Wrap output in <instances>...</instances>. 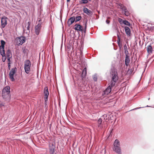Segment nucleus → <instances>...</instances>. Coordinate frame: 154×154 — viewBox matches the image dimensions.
Masks as SVG:
<instances>
[{
  "instance_id": "37",
  "label": "nucleus",
  "mask_w": 154,
  "mask_h": 154,
  "mask_svg": "<svg viewBox=\"0 0 154 154\" xmlns=\"http://www.w3.org/2000/svg\"><path fill=\"white\" fill-rule=\"evenodd\" d=\"M106 95V92L104 91L102 93V96H103V97H105L106 96V95Z\"/></svg>"
},
{
  "instance_id": "34",
  "label": "nucleus",
  "mask_w": 154,
  "mask_h": 154,
  "mask_svg": "<svg viewBox=\"0 0 154 154\" xmlns=\"http://www.w3.org/2000/svg\"><path fill=\"white\" fill-rule=\"evenodd\" d=\"M125 15L127 16H128L130 14L129 12L128 11V10H127L126 11L124 12Z\"/></svg>"
},
{
  "instance_id": "50",
  "label": "nucleus",
  "mask_w": 154,
  "mask_h": 154,
  "mask_svg": "<svg viewBox=\"0 0 154 154\" xmlns=\"http://www.w3.org/2000/svg\"><path fill=\"white\" fill-rule=\"evenodd\" d=\"M130 71H131V72H133V70H132V69H130Z\"/></svg>"
},
{
  "instance_id": "24",
  "label": "nucleus",
  "mask_w": 154,
  "mask_h": 154,
  "mask_svg": "<svg viewBox=\"0 0 154 154\" xmlns=\"http://www.w3.org/2000/svg\"><path fill=\"white\" fill-rule=\"evenodd\" d=\"M87 73V71H86V68H85L84 70L82 71V77H84L86 75Z\"/></svg>"
},
{
  "instance_id": "28",
  "label": "nucleus",
  "mask_w": 154,
  "mask_h": 154,
  "mask_svg": "<svg viewBox=\"0 0 154 154\" xmlns=\"http://www.w3.org/2000/svg\"><path fill=\"white\" fill-rule=\"evenodd\" d=\"M88 3V0H81L80 3L81 4H86Z\"/></svg>"
},
{
  "instance_id": "55",
  "label": "nucleus",
  "mask_w": 154,
  "mask_h": 154,
  "mask_svg": "<svg viewBox=\"0 0 154 154\" xmlns=\"http://www.w3.org/2000/svg\"><path fill=\"white\" fill-rule=\"evenodd\" d=\"M149 99H150V98H148V100H149Z\"/></svg>"
},
{
  "instance_id": "49",
  "label": "nucleus",
  "mask_w": 154,
  "mask_h": 154,
  "mask_svg": "<svg viewBox=\"0 0 154 154\" xmlns=\"http://www.w3.org/2000/svg\"><path fill=\"white\" fill-rule=\"evenodd\" d=\"M60 18H61V21H62L61 18H62V15H60Z\"/></svg>"
},
{
  "instance_id": "40",
  "label": "nucleus",
  "mask_w": 154,
  "mask_h": 154,
  "mask_svg": "<svg viewBox=\"0 0 154 154\" xmlns=\"http://www.w3.org/2000/svg\"><path fill=\"white\" fill-rule=\"evenodd\" d=\"M144 107H137V108H134V109H133L132 110H131L130 111H131V110H136V109H140L141 108H143Z\"/></svg>"
},
{
  "instance_id": "48",
  "label": "nucleus",
  "mask_w": 154,
  "mask_h": 154,
  "mask_svg": "<svg viewBox=\"0 0 154 154\" xmlns=\"http://www.w3.org/2000/svg\"><path fill=\"white\" fill-rule=\"evenodd\" d=\"M70 0H66L67 3L69 2Z\"/></svg>"
},
{
  "instance_id": "33",
  "label": "nucleus",
  "mask_w": 154,
  "mask_h": 154,
  "mask_svg": "<svg viewBox=\"0 0 154 154\" xmlns=\"http://www.w3.org/2000/svg\"><path fill=\"white\" fill-rule=\"evenodd\" d=\"M31 24V22L30 21L28 22V25L27 27V29L28 31H29L30 26Z\"/></svg>"
},
{
  "instance_id": "10",
  "label": "nucleus",
  "mask_w": 154,
  "mask_h": 154,
  "mask_svg": "<svg viewBox=\"0 0 154 154\" xmlns=\"http://www.w3.org/2000/svg\"><path fill=\"white\" fill-rule=\"evenodd\" d=\"M44 94L45 96V100H48V97L49 95L48 88L47 87H45L44 89Z\"/></svg>"
},
{
  "instance_id": "15",
  "label": "nucleus",
  "mask_w": 154,
  "mask_h": 154,
  "mask_svg": "<svg viewBox=\"0 0 154 154\" xmlns=\"http://www.w3.org/2000/svg\"><path fill=\"white\" fill-rule=\"evenodd\" d=\"M130 62V56L129 55L125 56V64L126 66H128Z\"/></svg>"
},
{
  "instance_id": "27",
  "label": "nucleus",
  "mask_w": 154,
  "mask_h": 154,
  "mask_svg": "<svg viewBox=\"0 0 154 154\" xmlns=\"http://www.w3.org/2000/svg\"><path fill=\"white\" fill-rule=\"evenodd\" d=\"M55 143H52L51 144H50L49 146V149H52V147L53 148L54 147L55 149Z\"/></svg>"
},
{
  "instance_id": "38",
  "label": "nucleus",
  "mask_w": 154,
  "mask_h": 154,
  "mask_svg": "<svg viewBox=\"0 0 154 154\" xmlns=\"http://www.w3.org/2000/svg\"><path fill=\"white\" fill-rule=\"evenodd\" d=\"M125 56L128 55V54H129V52L128 50H125Z\"/></svg>"
},
{
  "instance_id": "23",
  "label": "nucleus",
  "mask_w": 154,
  "mask_h": 154,
  "mask_svg": "<svg viewBox=\"0 0 154 154\" xmlns=\"http://www.w3.org/2000/svg\"><path fill=\"white\" fill-rule=\"evenodd\" d=\"M82 19V17L81 16H76L75 17V22H77L81 20Z\"/></svg>"
},
{
  "instance_id": "8",
  "label": "nucleus",
  "mask_w": 154,
  "mask_h": 154,
  "mask_svg": "<svg viewBox=\"0 0 154 154\" xmlns=\"http://www.w3.org/2000/svg\"><path fill=\"white\" fill-rule=\"evenodd\" d=\"M16 40L20 42L18 43V45H22L25 42L26 40V38L24 36H21L16 38Z\"/></svg>"
},
{
  "instance_id": "1",
  "label": "nucleus",
  "mask_w": 154,
  "mask_h": 154,
  "mask_svg": "<svg viewBox=\"0 0 154 154\" xmlns=\"http://www.w3.org/2000/svg\"><path fill=\"white\" fill-rule=\"evenodd\" d=\"M10 88L9 86H5L3 89L2 92V96L5 100H9L11 98L10 91Z\"/></svg>"
},
{
  "instance_id": "51",
  "label": "nucleus",
  "mask_w": 154,
  "mask_h": 154,
  "mask_svg": "<svg viewBox=\"0 0 154 154\" xmlns=\"http://www.w3.org/2000/svg\"><path fill=\"white\" fill-rule=\"evenodd\" d=\"M150 107V106H149L148 105H147L145 106V107Z\"/></svg>"
},
{
  "instance_id": "30",
  "label": "nucleus",
  "mask_w": 154,
  "mask_h": 154,
  "mask_svg": "<svg viewBox=\"0 0 154 154\" xmlns=\"http://www.w3.org/2000/svg\"><path fill=\"white\" fill-rule=\"evenodd\" d=\"M118 21L121 24H123V22H124V20H123L122 19L120 18H118Z\"/></svg>"
},
{
  "instance_id": "31",
  "label": "nucleus",
  "mask_w": 154,
  "mask_h": 154,
  "mask_svg": "<svg viewBox=\"0 0 154 154\" xmlns=\"http://www.w3.org/2000/svg\"><path fill=\"white\" fill-rule=\"evenodd\" d=\"M12 56H11L10 57H7V61L8 62V63L11 64V58H12Z\"/></svg>"
},
{
  "instance_id": "43",
  "label": "nucleus",
  "mask_w": 154,
  "mask_h": 154,
  "mask_svg": "<svg viewBox=\"0 0 154 154\" xmlns=\"http://www.w3.org/2000/svg\"><path fill=\"white\" fill-rule=\"evenodd\" d=\"M47 101L48 100H45V107H46L47 106Z\"/></svg>"
},
{
  "instance_id": "18",
  "label": "nucleus",
  "mask_w": 154,
  "mask_h": 154,
  "mask_svg": "<svg viewBox=\"0 0 154 154\" xmlns=\"http://www.w3.org/2000/svg\"><path fill=\"white\" fill-rule=\"evenodd\" d=\"M97 126L99 128L101 129L103 128V126L102 125V119L101 118H100L98 120Z\"/></svg>"
},
{
  "instance_id": "20",
  "label": "nucleus",
  "mask_w": 154,
  "mask_h": 154,
  "mask_svg": "<svg viewBox=\"0 0 154 154\" xmlns=\"http://www.w3.org/2000/svg\"><path fill=\"white\" fill-rule=\"evenodd\" d=\"M6 56L7 57H10L11 56L12 57V54L11 51L10 49H8L6 51Z\"/></svg>"
},
{
  "instance_id": "32",
  "label": "nucleus",
  "mask_w": 154,
  "mask_h": 154,
  "mask_svg": "<svg viewBox=\"0 0 154 154\" xmlns=\"http://www.w3.org/2000/svg\"><path fill=\"white\" fill-rule=\"evenodd\" d=\"M97 74H95L94 75V76L93 77V80L95 82H96L97 81Z\"/></svg>"
},
{
  "instance_id": "21",
  "label": "nucleus",
  "mask_w": 154,
  "mask_h": 154,
  "mask_svg": "<svg viewBox=\"0 0 154 154\" xmlns=\"http://www.w3.org/2000/svg\"><path fill=\"white\" fill-rule=\"evenodd\" d=\"M120 38L118 36V39L117 41V43L118 44L120 50L121 49L122 47V44L121 43V42H120Z\"/></svg>"
},
{
  "instance_id": "3",
  "label": "nucleus",
  "mask_w": 154,
  "mask_h": 154,
  "mask_svg": "<svg viewBox=\"0 0 154 154\" xmlns=\"http://www.w3.org/2000/svg\"><path fill=\"white\" fill-rule=\"evenodd\" d=\"M113 150L117 154H122L120 141L117 139L114 141L113 143Z\"/></svg>"
},
{
  "instance_id": "12",
  "label": "nucleus",
  "mask_w": 154,
  "mask_h": 154,
  "mask_svg": "<svg viewBox=\"0 0 154 154\" xmlns=\"http://www.w3.org/2000/svg\"><path fill=\"white\" fill-rule=\"evenodd\" d=\"M83 11L84 13L88 15L91 16L93 14V12L86 7L84 8Z\"/></svg>"
},
{
  "instance_id": "29",
  "label": "nucleus",
  "mask_w": 154,
  "mask_h": 154,
  "mask_svg": "<svg viewBox=\"0 0 154 154\" xmlns=\"http://www.w3.org/2000/svg\"><path fill=\"white\" fill-rule=\"evenodd\" d=\"M49 150L50 154H54L55 150L54 147L53 148L52 147V149H50Z\"/></svg>"
},
{
  "instance_id": "11",
  "label": "nucleus",
  "mask_w": 154,
  "mask_h": 154,
  "mask_svg": "<svg viewBox=\"0 0 154 154\" xmlns=\"http://www.w3.org/2000/svg\"><path fill=\"white\" fill-rule=\"evenodd\" d=\"M42 23H38L35 27V34L38 35L39 34L41 27Z\"/></svg>"
},
{
  "instance_id": "45",
  "label": "nucleus",
  "mask_w": 154,
  "mask_h": 154,
  "mask_svg": "<svg viewBox=\"0 0 154 154\" xmlns=\"http://www.w3.org/2000/svg\"><path fill=\"white\" fill-rule=\"evenodd\" d=\"M127 10V8L126 7L125 8H124L123 9H122V11H123V12H125V11H126Z\"/></svg>"
},
{
  "instance_id": "41",
  "label": "nucleus",
  "mask_w": 154,
  "mask_h": 154,
  "mask_svg": "<svg viewBox=\"0 0 154 154\" xmlns=\"http://www.w3.org/2000/svg\"><path fill=\"white\" fill-rule=\"evenodd\" d=\"M8 68L9 70L11 69V64L8 63Z\"/></svg>"
},
{
  "instance_id": "54",
  "label": "nucleus",
  "mask_w": 154,
  "mask_h": 154,
  "mask_svg": "<svg viewBox=\"0 0 154 154\" xmlns=\"http://www.w3.org/2000/svg\"><path fill=\"white\" fill-rule=\"evenodd\" d=\"M41 21V19H40V20H38V21H39V22H40Z\"/></svg>"
},
{
  "instance_id": "35",
  "label": "nucleus",
  "mask_w": 154,
  "mask_h": 154,
  "mask_svg": "<svg viewBox=\"0 0 154 154\" xmlns=\"http://www.w3.org/2000/svg\"><path fill=\"white\" fill-rule=\"evenodd\" d=\"M119 6H120V9L122 10V9H123L124 8H125L126 7L123 5L122 4H120L119 5Z\"/></svg>"
},
{
  "instance_id": "25",
  "label": "nucleus",
  "mask_w": 154,
  "mask_h": 154,
  "mask_svg": "<svg viewBox=\"0 0 154 154\" xmlns=\"http://www.w3.org/2000/svg\"><path fill=\"white\" fill-rule=\"evenodd\" d=\"M123 24L128 26H131V23L128 20H124L123 22Z\"/></svg>"
},
{
  "instance_id": "14",
  "label": "nucleus",
  "mask_w": 154,
  "mask_h": 154,
  "mask_svg": "<svg viewBox=\"0 0 154 154\" xmlns=\"http://www.w3.org/2000/svg\"><path fill=\"white\" fill-rule=\"evenodd\" d=\"M124 29L126 35L128 36H130L131 33V29L130 28L127 26H125L124 27Z\"/></svg>"
},
{
  "instance_id": "53",
  "label": "nucleus",
  "mask_w": 154,
  "mask_h": 154,
  "mask_svg": "<svg viewBox=\"0 0 154 154\" xmlns=\"http://www.w3.org/2000/svg\"><path fill=\"white\" fill-rule=\"evenodd\" d=\"M51 124H50V128H51Z\"/></svg>"
},
{
  "instance_id": "2",
  "label": "nucleus",
  "mask_w": 154,
  "mask_h": 154,
  "mask_svg": "<svg viewBox=\"0 0 154 154\" xmlns=\"http://www.w3.org/2000/svg\"><path fill=\"white\" fill-rule=\"evenodd\" d=\"M110 73L111 75V83H112L115 85L116 83L119 79L116 69L114 67L111 68L110 70Z\"/></svg>"
},
{
  "instance_id": "7",
  "label": "nucleus",
  "mask_w": 154,
  "mask_h": 154,
  "mask_svg": "<svg viewBox=\"0 0 154 154\" xmlns=\"http://www.w3.org/2000/svg\"><path fill=\"white\" fill-rule=\"evenodd\" d=\"M8 18L5 16L2 17L1 19V28H3L5 27L7 24Z\"/></svg>"
},
{
  "instance_id": "26",
  "label": "nucleus",
  "mask_w": 154,
  "mask_h": 154,
  "mask_svg": "<svg viewBox=\"0 0 154 154\" xmlns=\"http://www.w3.org/2000/svg\"><path fill=\"white\" fill-rule=\"evenodd\" d=\"M115 29H116L117 31V38H118V36L120 37L119 34L120 33L119 30L118 28V26L117 25H115Z\"/></svg>"
},
{
  "instance_id": "5",
  "label": "nucleus",
  "mask_w": 154,
  "mask_h": 154,
  "mask_svg": "<svg viewBox=\"0 0 154 154\" xmlns=\"http://www.w3.org/2000/svg\"><path fill=\"white\" fill-rule=\"evenodd\" d=\"M1 45H0V54L2 57L6 55L5 50V42L3 40H2L0 41Z\"/></svg>"
},
{
  "instance_id": "9",
  "label": "nucleus",
  "mask_w": 154,
  "mask_h": 154,
  "mask_svg": "<svg viewBox=\"0 0 154 154\" xmlns=\"http://www.w3.org/2000/svg\"><path fill=\"white\" fill-rule=\"evenodd\" d=\"M114 86L112 83H111L110 84L104 91L106 93V95H108L111 92L112 87Z\"/></svg>"
},
{
  "instance_id": "16",
  "label": "nucleus",
  "mask_w": 154,
  "mask_h": 154,
  "mask_svg": "<svg viewBox=\"0 0 154 154\" xmlns=\"http://www.w3.org/2000/svg\"><path fill=\"white\" fill-rule=\"evenodd\" d=\"M31 62L29 60H26L24 61V67H31Z\"/></svg>"
},
{
  "instance_id": "17",
  "label": "nucleus",
  "mask_w": 154,
  "mask_h": 154,
  "mask_svg": "<svg viewBox=\"0 0 154 154\" xmlns=\"http://www.w3.org/2000/svg\"><path fill=\"white\" fill-rule=\"evenodd\" d=\"M146 49L148 53L150 54L152 53L153 49L151 45H149L147 47Z\"/></svg>"
},
{
  "instance_id": "44",
  "label": "nucleus",
  "mask_w": 154,
  "mask_h": 154,
  "mask_svg": "<svg viewBox=\"0 0 154 154\" xmlns=\"http://www.w3.org/2000/svg\"><path fill=\"white\" fill-rule=\"evenodd\" d=\"M106 22L107 24H109L110 23V21L108 20H106Z\"/></svg>"
},
{
  "instance_id": "42",
  "label": "nucleus",
  "mask_w": 154,
  "mask_h": 154,
  "mask_svg": "<svg viewBox=\"0 0 154 154\" xmlns=\"http://www.w3.org/2000/svg\"><path fill=\"white\" fill-rule=\"evenodd\" d=\"M124 47L125 50H128L127 47V46L126 44H125Z\"/></svg>"
},
{
  "instance_id": "47",
  "label": "nucleus",
  "mask_w": 154,
  "mask_h": 154,
  "mask_svg": "<svg viewBox=\"0 0 154 154\" xmlns=\"http://www.w3.org/2000/svg\"><path fill=\"white\" fill-rule=\"evenodd\" d=\"M29 33H30V31H29L28 32H26V34H27L29 36Z\"/></svg>"
},
{
  "instance_id": "46",
  "label": "nucleus",
  "mask_w": 154,
  "mask_h": 154,
  "mask_svg": "<svg viewBox=\"0 0 154 154\" xmlns=\"http://www.w3.org/2000/svg\"><path fill=\"white\" fill-rule=\"evenodd\" d=\"M113 130V129H112V130L111 131H110V134H109V136H112V132Z\"/></svg>"
},
{
  "instance_id": "36",
  "label": "nucleus",
  "mask_w": 154,
  "mask_h": 154,
  "mask_svg": "<svg viewBox=\"0 0 154 154\" xmlns=\"http://www.w3.org/2000/svg\"><path fill=\"white\" fill-rule=\"evenodd\" d=\"M6 55H5L4 56L2 57V61L3 62H4L6 60Z\"/></svg>"
},
{
  "instance_id": "19",
  "label": "nucleus",
  "mask_w": 154,
  "mask_h": 154,
  "mask_svg": "<svg viewBox=\"0 0 154 154\" xmlns=\"http://www.w3.org/2000/svg\"><path fill=\"white\" fill-rule=\"evenodd\" d=\"M22 52L24 54L27 55L29 52V50L28 49L26 48V47H23L22 48Z\"/></svg>"
},
{
  "instance_id": "13",
  "label": "nucleus",
  "mask_w": 154,
  "mask_h": 154,
  "mask_svg": "<svg viewBox=\"0 0 154 154\" xmlns=\"http://www.w3.org/2000/svg\"><path fill=\"white\" fill-rule=\"evenodd\" d=\"M74 22H75V17L73 16L70 17L67 21L68 26H70Z\"/></svg>"
},
{
  "instance_id": "22",
  "label": "nucleus",
  "mask_w": 154,
  "mask_h": 154,
  "mask_svg": "<svg viewBox=\"0 0 154 154\" xmlns=\"http://www.w3.org/2000/svg\"><path fill=\"white\" fill-rule=\"evenodd\" d=\"M31 67H24V68L26 73L29 74L30 72V68Z\"/></svg>"
},
{
  "instance_id": "6",
  "label": "nucleus",
  "mask_w": 154,
  "mask_h": 154,
  "mask_svg": "<svg viewBox=\"0 0 154 154\" xmlns=\"http://www.w3.org/2000/svg\"><path fill=\"white\" fill-rule=\"evenodd\" d=\"M17 69L16 67H14L11 69L9 73V78L12 82H14L15 80L14 78V75L17 72Z\"/></svg>"
},
{
  "instance_id": "4",
  "label": "nucleus",
  "mask_w": 154,
  "mask_h": 154,
  "mask_svg": "<svg viewBox=\"0 0 154 154\" xmlns=\"http://www.w3.org/2000/svg\"><path fill=\"white\" fill-rule=\"evenodd\" d=\"M87 22L86 21L85 24V27L83 28V26L79 24H76L74 26L73 29L78 32L81 31V32H84L85 33L86 31Z\"/></svg>"
},
{
  "instance_id": "39",
  "label": "nucleus",
  "mask_w": 154,
  "mask_h": 154,
  "mask_svg": "<svg viewBox=\"0 0 154 154\" xmlns=\"http://www.w3.org/2000/svg\"><path fill=\"white\" fill-rule=\"evenodd\" d=\"M82 32V38H84V37L85 36V33H86V32L85 33L84 32Z\"/></svg>"
},
{
  "instance_id": "52",
  "label": "nucleus",
  "mask_w": 154,
  "mask_h": 154,
  "mask_svg": "<svg viewBox=\"0 0 154 154\" xmlns=\"http://www.w3.org/2000/svg\"><path fill=\"white\" fill-rule=\"evenodd\" d=\"M92 1V0H88V1L91 2Z\"/></svg>"
}]
</instances>
